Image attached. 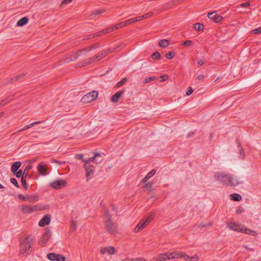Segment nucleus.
I'll use <instances>...</instances> for the list:
<instances>
[{
  "mask_svg": "<svg viewBox=\"0 0 261 261\" xmlns=\"http://www.w3.org/2000/svg\"><path fill=\"white\" fill-rule=\"evenodd\" d=\"M124 90L119 91L112 95L111 97V100L113 102H117L119 101V98L124 94Z\"/></svg>",
  "mask_w": 261,
  "mask_h": 261,
  "instance_id": "f3484780",
  "label": "nucleus"
},
{
  "mask_svg": "<svg viewBox=\"0 0 261 261\" xmlns=\"http://www.w3.org/2000/svg\"><path fill=\"white\" fill-rule=\"evenodd\" d=\"M21 211L24 214H30L37 211L45 210L49 208L47 205L38 204L35 205H22L21 206Z\"/></svg>",
  "mask_w": 261,
  "mask_h": 261,
  "instance_id": "39448f33",
  "label": "nucleus"
},
{
  "mask_svg": "<svg viewBox=\"0 0 261 261\" xmlns=\"http://www.w3.org/2000/svg\"><path fill=\"white\" fill-rule=\"evenodd\" d=\"M102 161V158L100 153H95L94 156L88 158L87 160H83L84 163V167L86 170V180L88 181L93 175L95 171V167L91 165V162H95L96 164L100 163Z\"/></svg>",
  "mask_w": 261,
  "mask_h": 261,
  "instance_id": "f03ea898",
  "label": "nucleus"
},
{
  "mask_svg": "<svg viewBox=\"0 0 261 261\" xmlns=\"http://www.w3.org/2000/svg\"><path fill=\"white\" fill-rule=\"evenodd\" d=\"M137 21H138V18H137V17H134V18H130L129 19H128L126 21H124V22H125V24L126 25H128L129 24H130L132 23H135Z\"/></svg>",
  "mask_w": 261,
  "mask_h": 261,
  "instance_id": "c85d7f7f",
  "label": "nucleus"
},
{
  "mask_svg": "<svg viewBox=\"0 0 261 261\" xmlns=\"http://www.w3.org/2000/svg\"><path fill=\"white\" fill-rule=\"evenodd\" d=\"M38 171L43 175H45L46 174V168L45 167L42 165L41 163H40L37 167Z\"/></svg>",
  "mask_w": 261,
  "mask_h": 261,
  "instance_id": "aec40b11",
  "label": "nucleus"
},
{
  "mask_svg": "<svg viewBox=\"0 0 261 261\" xmlns=\"http://www.w3.org/2000/svg\"><path fill=\"white\" fill-rule=\"evenodd\" d=\"M53 161H54V163H57V164H59L60 165H61L62 164H64L65 163V162H61V161H57L56 160H54Z\"/></svg>",
  "mask_w": 261,
  "mask_h": 261,
  "instance_id": "13d9d810",
  "label": "nucleus"
},
{
  "mask_svg": "<svg viewBox=\"0 0 261 261\" xmlns=\"http://www.w3.org/2000/svg\"><path fill=\"white\" fill-rule=\"evenodd\" d=\"M207 17L210 19L214 20L215 22H219L223 20V17L221 15H219L216 12L209 13Z\"/></svg>",
  "mask_w": 261,
  "mask_h": 261,
  "instance_id": "4468645a",
  "label": "nucleus"
},
{
  "mask_svg": "<svg viewBox=\"0 0 261 261\" xmlns=\"http://www.w3.org/2000/svg\"><path fill=\"white\" fill-rule=\"evenodd\" d=\"M204 29V26L200 23H196L194 24V29L197 31H202Z\"/></svg>",
  "mask_w": 261,
  "mask_h": 261,
  "instance_id": "7c9ffc66",
  "label": "nucleus"
},
{
  "mask_svg": "<svg viewBox=\"0 0 261 261\" xmlns=\"http://www.w3.org/2000/svg\"><path fill=\"white\" fill-rule=\"evenodd\" d=\"M199 259V256L197 255H195L193 256H190L189 259L188 260L189 261H198Z\"/></svg>",
  "mask_w": 261,
  "mask_h": 261,
  "instance_id": "a19ab883",
  "label": "nucleus"
},
{
  "mask_svg": "<svg viewBox=\"0 0 261 261\" xmlns=\"http://www.w3.org/2000/svg\"><path fill=\"white\" fill-rule=\"evenodd\" d=\"M56 257L57 254L54 253H50L47 255L48 259L51 261H56Z\"/></svg>",
  "mask_w": 261,
  "mask_h": 261,
  "instance_id": "2f4dec72",
  "label": "nucleus"
},
{
  "mask_svg": "<svg viewBox=\"0 0 261 261\" xmlns=\"http://www.w3.org/2000/svg\"><path fill=\"white\" fill-rule=\"evenodd\" d=\"M18 198L20 199H21L22 200H23V201L24 200H27V196H24L22 194H19L18 195Z\"/></svg>",
  "mask_w": 261,
  "mask_h": 261,
  "instance_id": "3c124183",
  "label": "nucleus"
},
{
  "mask_svg": "<svg viewBox=\"0 0 261 261\" xmlns=\"http://www.w3.org/2000/svg\"><path fill=\"white\" fill-rule=\"evenodd\" d=\"M51 237V232L48 228L45 229L44 233L42 234L40 240L39 242V244L41 246L45 245L48 241L49 238Z\"/></svg>",
  "mask_w": 261,
  "mask_h": 261,
  "instance_id": "9d476101",
  "label": "nucleus"
},
{
  "mask_svg": "<svg viewBox=\"0 0 261 261\" xmlns=\"http://www.w3.org/2000/svg\"><path fill=\"white\" fill-rule=\"evenodd\" d=\"M27 129H29L27 125H25L24 127L22 128V130H26Z\"/></svg>",
  "mask_w": 261,
  "mask_h": 261,
  "instance_id": "774afa93",
  "label": "nucleus"
},
{
  "mask_svg": "<svg viewBox=\"0 0 261 261\" xmlns=\"http://www.w3.org/2000/svg\"><path fill=\"white\" fill-rule=\"evenodd\" d=\"M115 30V29L114 25L112 27H109V28H108L106 29L103 30L101 31H99V32H96L94 34L90 35L89 36V37L87 38V39H90L94 38L95 37L101 36L102 35L110 33Z\"/></svg>",
  "mask_w": 261,
  "mask_h": 261,
  "instance_id": "9b49d317",
  "label": "nucleus"
},
{
  "mask_svg": "<svg viewBox=\"0 0 261 261\" xmlns=\"http://www.w3.org/2000/svg\"><path fill=\"white\" fill-rule=\"evenodd\" d=\"M12 98H10L9 100L8 99L0 101V107H3L6 105L7 103L10 102Z\"/></svg>",
  "mask_w": 261,
  "mask_h": 261,
  "instance_id": "4c0bfd02",
  "label": "nucleus"
},
{
  "mask_svg": "<svg viewBox=\"0 0 261 261\" xmlns=\"http://www.w3.org/2000/svg\"><path fill=\"white\" fill-rule=\"evenodd\" d=\"M104 12V10H97L96 11H95L94 12V15H98V14H102Z\"/></svg>",
  "mask_w": 261,
  "mask_h": 261,
  "instance_id": "8fccbe9b",
  "label": "nucleus"
},
{
  "mask_svg": "<svg viewBox=\"0 0 261 261\" xmlns=\"http://www.w3.org/2000/svg\"><path fill=\"white\" fill-rule=\"evenodd\" d=\"M39 200L38 196L37 195H32L27 196V201L32 202H35L38 201Z\"/></svg>",
  "mask_w": 261,
  "mask_h": 261,
  "instance_id": "b1692460",
  "label": "nucleus"
},
{
  "mask_svg": "<svg viewBox=\"0 0 261 261\" xmlns=\"http://www.w3.org/2000/svg\"><path fill=\"white\" fill-rule=\"evenodd\" d=\"M155 215V212H151L148 216L146 219L140 221L134 229V231L136 233L141 231L152 220Z\"/></svg>",
  "mask_w": 261,
  "mask_h": 261,
  "instance_id": "0eeeda50",
  "label": "nucleus"
},
{
  "mask_svg": "<svg viewBox=\"0 0 261 261\" xmlns=\"http://www.w3.org/2000/svg\"><path fill=\"white\" fill-rule=\"evenodd\" d=\"M230 198H231V199L236 201H239L242 199L241 196L240 194H236V193L231 194Z\"/></svg>",
  "mask_w": 261,
  "mask_h": 261,
  "instance_id": "bb28decb",
  "label": "nucleus"
},
{
  "mask_svg": "<svg viewBox=\"0 0 261 261\" xmlns=\"http://www.w3.org/2000/svg\"><path fill=\"white\" fill-rule=\"evenodd\" d=\"M227 225L228 228L231 230H233L237 232H241L243 231L241 225L238 223L230 222L228 223Z\"/></svg>",
  "mask_w": 261,
  "mask_h": 261,
  "instance_id": "ddd939ff",
  "label": "nucleus"
},
{
  "mask_svg": "<svg viewBox=\"0 0 261 261\" xmlns=\"http://www.w3.org/2000/svg\"><path fill=\"white\" fill-rule=\"evenodd\" d=\"M100 253L101 254L107 253L108 255H113L115 253V248L112 246L106 247L100 250Z\"/></svg>",
  "mask_w": 261,
  "mask_h": 261,
  "instance_id": "2eb2a0df",
  "label": "nucleus"
},
{
  "mask_svg": "<svg viewBox=\"0 0 261 261\" xmlns=\"http://www.w3.org/2000/svg\"><path fill=\"white\" fill-rule=\"evenodd\" d=\"M175 54V53L173 51H169L166 54V57L168 59H171L174 57Z\"/></svg>",
  "mask_w": 261,
  "mask_h": 261,
  "instance_id": "f704fd0d",
  "label": "nucleus"
},
{
  "mask_svg": "<svg viewBox=\"0 0 261 261\" xmlns=\"http://www.w3.org/2000/svg\"><path fill=\"white\" fill-rule=\"evenodd\" d=\"M145 188H146L147 190H150L152 187V184L151 182H147L145 185Z\"/></svg>",
  "mask_w": 261,
  "mask_h": 261,
  "instance_id": "49530a36",
  "label": "nucleus"
},
{
  "mask_svg": "<svg viewBox=\"0 0 261 261\" xmlns=\"http://www.w3.org/2000/svg\"><path fill=\"white\" fill-rule=\"evenodd\" d=\"M134 261H147L146 259L141 257L135 258Z\"/></svg>",
  "mask_w": 261,
  "mask_h": 261,
  "instance_id": "6e6d98bb",
  "label": "nucleus"
},
{
  "mask_svg": "<svg viewBox=\"0 0 261 261\" xmlns=\"http://www.w3.org/2000/svg\"><path fill=\"white\" fill-rule=\"evenodd\" d=\"M67 185V182L63 179H57L50 184V186L56 190L61 189Z\"/></svg>",
  "mask_w": 261,
  "mask_h": 261,
  "instance_id": "1a4fd4ad",
  "label": "nucleus"
},
{
  "mask_svg": "<svg viewBox=\"0 0 261 261\" xmlns=\"http://www.w3.org/2000/svg\"><path fill=\"white\" fill-rule=\"evenodd\" d=\"M25 178H26V177H25V176L21 177V182L22 185L24 187V188L25 189H27L28 188V187L27 184L26 182Z\"/></svg>",
  "mask_w": 261,
  "mask_h": 261,
  "instance_id": "e433bc0d",
  "label": "nucleus"
},
{
  "mask_svg": "<svg viewBox=\"0 0 261 261\" xmlns=\"http://www.w3.org/2000/svg\"><path fill=\"white\" fill-rule=\"evenodd\" d=\"M238 146L239 147V151H240V156L241 159H244L245 156V153L244 149H243L241 143L238 142Z\"/></svg>",
  "mask_w": 261,
  "mask_h": 261,
  "instance_id": "cd10ccee",
  "label": "nucleus"
},
{
  "mask_svg": "<svg viewBox=\"0 0 261 261\" xmlns=\"http://www.w3.org/2000/svg\"><path fill=\"white\" fill-rule=\"evenodd\" d=\"M11 182L13 184L16 188L19 187V185L17 182V180L15 178H12L10 179Z\"/></svg>",
  "mask_w": 261,
  "mask_h": 261,
  "instance_id": "79ce46f5",
  "label": "nucleus"
},
{
  "mask_svg": "<svg viewBox=\"0 0 261 261\" xmlns=\"http://www.w3.org/2000/svg\"><path fill=\"white\" fill-rule=\"evenodd\" d=\"M155 79V76L146 77L144 80V83L147 84V83L150 82V81H152L154 80Z\"/></svg>",
  "mask_w": 261,
  "mask_h": 261,
  "instance_id": "ea45409f",
  "label": "nucleus"
},
{
  "mask_svg": "<svg viewBox=\"0 0 261 261\" xmlns=\"http://www.w3.org/2000/svg\"><path fill=\"white\" fill-rule=\"evenodd\" d=\"M21 166L20 162L17 161L14 163L11 166V171L13 173H16Z\"/></svg>",
  "mask_w": 261,
  "mask_h": 261,
  "instance_id": "5701e85b",
  "label": "nucleus"
},
{
  "mask_svg": "<svg viewBox=\"0 0 261 261\" xmlns=\"http://www.w3.org/2000/svg\"><path fill=\"white\" fill-rule=\"evenodd\" d=\"M161 55L158 51H156L152 54L151 58L154 60H158L160 58Z\"/></svg>",
  "mask_w": 261,
  "mask_h": 261,
  "instance_id": "72a5a7b5",
  "label": "nucleus"
},
{
  "mask_svg": "<svg viewBox=\"0 0 261 261\" xmlns=\"http://www.w3.org/2000/svg\"><path fill=\"white\" fill-rule=\"evenodd\" d=\"M156 171L155 170H152L149 172L142 179V181L144 183L146 182L149 179L152 177L155 173Z\"/></svg>",
  "mask_w": 261,
  "mask_h": 261,
  "instance_id": "6ab92c4d",
  "label": "nucleus"
},
{
  "mask_svg": "<svg viewBox=\"0 0 261 261\" xmlns=\"http://www.w3.org/2000/svg\"><path fill=\"white\" fill-rule=\"evenodd\" d=\"M29 19L27 17H23L19 19L17 22V25L18 27H22L28 22Z\"/></svg>",
  "mask_w": 261,
  "mask_h": 261,
  "instance_id": "4be33fe9",
  "label": "nucleus"
},
{
  "mask_svg": "<svg viewBox=\"0 0 261 261\" xmlns=\"http://www.w3.org/2000/svg\"><path fill=\"white\" fill-rule=\"evenodd\" d=\"M98 96V92L96 91H92L85 94L82 98L81 101L84 103H89L95 100Z\"/></svg>",
  "mask_w": 261,
  "mask_h": 261,
  "instance_id": "6e6552de",
  "label": "nucleus"
},
{
  "mask_svg": "<svg viewBox=\"0 0 261 261\" xmlns=\"http://www.w3.org/2000/svg\"><path fill=\"white\" fill-rule=\"evenodd\" d=\"M250 5V4L249 2L242 3L240 4V6L241 7H249Z\"/></svg>",
  "mask_w": 261,
  "mask_h": 261,
  "instance_id": "5fc2aeb1",
  "label": "nucleus"
},
{
  "mask_svg": "<svg viewBox=\"0 0 261 261\" xmlns=\"http://www.w3.org/2000/svg\"><path fill=\"white\" fill-rule=\"evenodd\" d=\"M65 257L61 254H57L56 261H65Z\"/></svg>",
  "mask_w": 261,
  "mask_h": 261,
  "instance_id": "58836bf2",
  "label": "nucleus"
},
{
  "mask_svg": "<svg viewBox=\"0 0 261 261\" xmlns=\"http://www.w3.org/2000/svg\"><path fill=\"white\" fill-rule=\"evenodd\" d=\"M111 52V51L109 49L106 50H102V51L97 53L96 56L89 59H86L84 61L80 63L79 66H85L88 65L92 64L106 57L109 54V53Z\"/></svg>",
  "mask_w": 261,
  "mask_h": 261,
  "instance_id": "20e7f679",
  "label": "nucleus"
},
{
  "mask_svg": "<svg viewBox=\"0 0 261 261\" xmlns=\"http://www.w3.org/2000/svg\"><path fill=\"white\" fill-rule=\"evenodd\" d=\"M33 123L34 125H35L40 124V123H41V121H37L34 122Z\"/></svg>",
  "mask_w": 261,
  "mask_h": 261,
  "instance_id": "680f3d73",
  "label": "nucleus"
},
{
  "mask_svg": "<svg viewBox=\"0 0 261 261\" xmlns=\"http://www.w3.org/2000/svg\"><path fill=\"white\" fill-rule=\"evenodd\" d=\"M75 158L76 159L81 160L82 161H83V160H84L83 159V154H77L75 155Z\"/></svg>",
  "mask_w": 261,
  "mask_h": 261,
  "instance_id": "864d4df0",
  "label": "nucleus"
},
{
  "mask_svg": "<svg viewBox=\"0 0 261 261\" xmlns=\"http://www.w3.org/2000/svg\"><path fill=\"white\" fill-rule=\"evenodd\" d=\"M213 225V223L212 222H210L209 224H208L207 225H201L202 227H205L206 226H212Z\"/></svg>",
  "mask_w": 261,
  "mask_h": 261,
  "instance_id": "0e129e2a",
  "label": "nucleus"
},
{
  "mask_svg": "<svg viewBox=\"0 0 261 261\" xmlns=\"http://www.w3.org/2000/svg\"><path fill=\"white\" fill-rule=\"evenodd\" d=\"M32 168V166L31 165H28L24 169L23 173V176H25V177H27L28 175L30 176L29 174V171Z\"/></svg>",
  "mask_w": 261,
  "mask_h": 261,
  "instance_id": "c756f323",
  "label": "nucleus"
},
{
  "mask_svg": "<svg viewBox=\"0 0 261 261\" xmlns=\"http://www.w3.org/2000/svg\"><path fill=\"white\" fill-rule=\"evenodd\" d=\"M5 115V113L4 112H1L0 113V118H1L2 117H4Z\"/></svg>",
  "mask_w": 261,
  "mask_h": 261,
  "instance_id": "69168bd1",
  "label": "nucleus"
},
{
  "mask_svg": "<svg viewBox=\"0 0 261 261\" xmlns=\"http://www.w3.org/2000/svg\"><path fill=\"white\" fill-rule=\"evenodd\" d=\"M160 77L162 78L161 81H162V82L165 81L167 80V78L166 79H164V76H161Z\"/></svg>",
  "mask_w": 261,
  "mask_h": 261,
  "instance_id": "338daca9",
  "label": "nucleus"
},
{
  "mask_svg": "<svg viewBox=\"0 0 261 261\" xmlns=\"http://www.w3.org/2000/svg\"><path fill=\"white\" fill-rule=\"evenodd\" d=\"M73 0H62L61 4V6H62L63 5H66L68 4L69 3H70V2H71Z\"/></svg>",
  "mask_w": 261,
  "mask_h": 261,
  "instance_id": "a18cd8bd",
  "label": "nucleus"
},
{
  "mask_svg": "<svg viewBox=\"0 0 261 261\" xmlns=\"http://www.w3.org/2000/svg\"><path fill=\"white\" fill-rule=\"evenodd\" d=\"M35 242L31 236H27L20 240L19 253L23 256H28L32 251V246Z\"/></svg>",
  "mask_w": 261,
  "mask_h": 261,
  "instance_id": "7ed1b4c3",
  "label": "nucleus"
},
{
  "mask_svg": "<svg viewBox=\"0 0 261 261\" xmlns=\"http://www.w3.org/2000/svg\"><path fill=\"white\" fill-rule=\"evenodd\" d=\"M27 125H28V127L29 128L33 127V126H34L33 122L30 123V124H28Z\"/></svg>",
  "mask_w": 261,
  "mask_h": 261,
  "instance_id": "e2e57ef3",
  "label": "nucleus"
},
{
  "mask_svg": "<svg viewBox=\"0 0 261 261\" xmlns=\"http://www.w3.org/2000/svg\"><path fill=\"white\" fill-rule=\"evenodd\" d=\"M105 225L109 233L112 234H116L117 233V225L112 221L108 213L105 214Z\"/></svg>",
  "mask_w": 261,
  "mask_h": 261,
  "instance_id": "423d86ee",
  "label": "nucleus"
},
{
  "mask_svg": "<svg viewBox=\"0 0 261 261\" xmlns=\"http://www.w3.org/2000/svg\"><path fill=\"white\" fill-rule=\"evenodd\" d=\"M242 230L243 231H241V232L249 234L253 236H255L257 235V233L255 231L251 230L249 228H244L243 227H242Z\"/></svg>",
  "mask_w": 261,
  "mask_h": 261,
  "instance_id": "412c9836",
  "label": "nucleus"
},
{
  "mask_svg": "<svg viewBox=\"0 0 261 261\" xmlns=\"http://www.w3.org/2000/svg\"><path fill=\"white\" fill-rule=\"evenodd\" d=\"M127 78L126 77H124L123 79H122L120 82H119L117 85H116V86L117 87H119L121 86H122L123 84H124L127 81Z\"/></svg>",
  "mask_w": 261,
  "mask_h": 261,
  "instance_id": "c9c22d12",
  "label": "nucleus"
},
{
  "mask_svg": "<svg viewBox=\"0 0 261 261\" xmlns=\"http://www.w3.org/2000/svg\"><path fill=\"white\" fill-rule=\"evenodd\" d=\"M122 261H134V258H126L122 259Z\"/></svg>",
  "mask_w": 261,
  "mask_h": 261,
  "instance_id": "052dcab7",
  "label": "nucleus"
},
{
  "mask_svg": "<svg viewBox=\"0 0 261 261\" xmlns=\"http://www.w3.org/2000/svg\"><path fill=\"white\" fill-rule=\"evenodd\" d=\"M125 26H126V25L125 24L124 21H122V22H119V23H117V24H116L115 25H114V27H115V30H117L120 28H123V27H125Z\"/></svg>",
  "mask_w": 261,
  "mask_h": 261,
  "instance_id": "473e14b6",
  "label": "nucleus"
},
{
  "mask_svg": "<svg viewBox=\"0 0 261 261\" xmlns=\"http://www.w3.org/2000/svg\"><path fill=\"white\" fill-rule=\"evenodd\" d=\"M17 177L19 178L23 176V173L21 170H19L18 171H16V173H14Z\"/></svg>",
  "mask_w": 261,
  "mask_h": 261,
  "instance_id": "37998d69",
  "label": "nucleus"
},
{
  "mask_svg": "<svg viewBox=\"0 0 261 261\" xmlns=\"http://www.w3.org/2000/svg\"><path fill=\"white\" fill-rule=\"evenodd\" d=\"M197 63L200 66H202V65H203L204 64V61H203L202 60H199L198 61Z\"/></svg>",
  "mask_w": 261,
  "mask_h": 261,
  "instance_id": "bf43d9fd",
  "label": "nucleus"
},
{
  "mask_svg": "<svg viewBox=\"0 0 261 261\" xmlns=\"http://www.w3.org/2000/svg\"><path fill=\"white\" fill-rule=\"evenodd\" d=\"M169 258H171V259L184 258L185 260H188L189 258V255L183 252H173L170 253Z\"/></svg>",
  "mask_w": 261,
  "mask_h": 261,
  "instance_id": "f8f14e48",
  "label": "nucleus"
},
{
  "mask_svg": "<svg viewBox=\"0 0 261 261\" xmlns=\"http://www.w3.org/2000/svg\"><path fill=\"white\" fill-rule=\"evenodd\" d=\"M50 221V217L49 215L44 216L39 222V225L43 227L48 225Z\"/></svg>",
  "mask_w": 261,
  "mask_h": 261,
  "instance_id": "a211bd4d",
  "label": "nucleus"
},
{
  "mask_svg": "<svg viewBox=\"0 0 261 261\" xmlns=\"http://www.w3.org/2000/svg\"><path fill=\"white\" fill-rule=\"evenodd\" d=\"M153 12H148L146 14H145L144 15H143L142 16H137V18H138V21L143 19H146L148 17H151L153 15Z\"/></svg>",
  "mask_w": 261,
  "mask_h": 261,
  "instance_id": "393cba45",
  "label": "nucleus"
},
{
  "mask_svg": "<svg viewBox=\"0 0 261 261\" xmlns=\"http://www.w3.org/2000/svg\"><path fill=\"white\" fill-rule=\"evenodd\" d=\"M192 44V42L191 40H187L186 41L183 42L181 43V45H183L186 46H189Z\"/></svg>",
  "mask_w": 261,
  "mask_h": 261,
  "instance_id": "c03bdc74",
  "label": "nucleus"
},
{
  "mask_svg": "<svg viewBox=\"0 0 261 261\" xmlns=\"http://www.w3.org/2000/svg\"><path fill=\"white\" fill-rule=\"evenodd\" d=\"M193 91V90L192 88V87H189L186 92V95L187 96L190 95L192 93Z\"/></svg>",
  "mask_w": 261,
  "mask_h": 261,
  "instance_id": "09e8293b",
  "label": "nucleus"
},
{
  "mask_svg": "<svg viewBox=\"0 0 261 261\" xmlns=\"http://www.w3.org/2000/svg\"><path fill=\"white\" fill-rule=\"evenodd\" d=\"M159 45L162 48H165L169 45V41L167 39H162L159 42Z\"/></svg>",
  "mask_w": 261,
  "mask_h": 261,
  "instance_id": "a878e982",
  "label": "nucleus"
},
{
  "mask_svg": "<svg viewBox=\"0 0 261 261\" xmlns=\"http://www.w3.org/2000/svg\"><path fill=\"white\" fill-rule=\"evenodd\" d=\"M204 76L202 74L198 75L197 76V79L199 81H203L204 80Z\"/></svg>",
  "mask_w": 261,
  "mask_h": 261,
  "instance_id": "4d7b16f0",
  "label": "nucleus"
},
{
  "mask_svg": "<svg viewBox=\"0 0 261 261\" xmlns=\"http://www.w3.org/2000/svg\"><path fill=\"white\" fill-rule=\"evenodd\" d=\"M170 253H161L156 257L153 258V261H165L167 259H170L169 258Z\"/></svg>",
  "mask_w": 261,
  "mask_h": 261,
  "instance_id": "dca6fc26",
  "label": "nucleus"
},
{
  "mask_svg": "<svg viewBox=\"0 0 261 261\" xmlns=\"http://www.w3.org/2000/svg\"><path fill=\"white\" fill-rule=\"evenodd\" d=\"M215 178L226 186L234 187L243 183L238 177L230 174H225L223 172H216L214 174Z\"/></svg>",
  "mask_w": 261,
  "mask_h": 261,
  "instance_id": "f257e3e1",
  "label": "nucleus"
},
{
  "mask_svg": "<svg viewBox=\"0 0 261 261\" xmlns=\"http://www.w3.org/2000/svg\"><path fill=\"white\" fill-rule=\"evenodd\" d=\"M24 76H25V74H24V73L20 74L15 76V80H19V79L23 77Z\"/></svg>",
  "mask_w": 261,
  "mask_h": 261,
  "instance_id": "603ef678",
  "label": "nucleus"
},
{
  "mask_svg": "<svg viewBox=\"0 0 261 261\" xmlns=\"http://www.w3.org/2000/svg\"><path fill=\"white\" fill-rule=\"evenodd\" d=\"M253 34H260L261 33V28H259L257 29H255L252 31L251 32Z\"/></svg>",
  "mask_w": 261,
  "mask_h": 261,
  "instance_id": "de8ad7c7",
  "label": "nucleus"
}]
</instances>
